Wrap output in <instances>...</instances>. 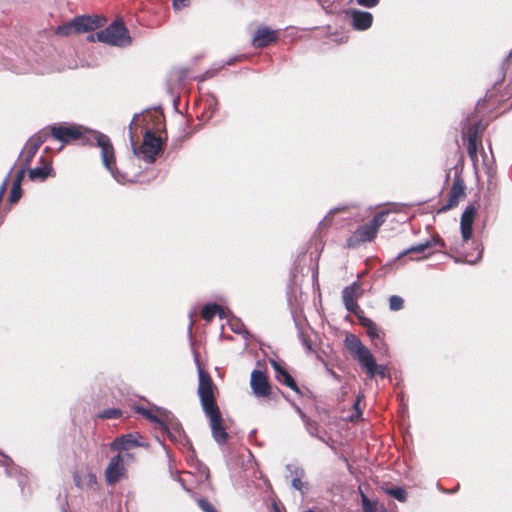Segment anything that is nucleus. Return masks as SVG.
Segmentation results:
<instances>
[{
	"mask_svg": "<svg viewBox=\"0 0 512 512\" xmlns=\"http://www.w3.org/2000/svg\"><path fill=\"white\" fill-rule=\"evenodd\" d=\"M22 197V189L20 185L12 184V188L9 195L10 204H16Z\"/></svg>",
	"mask_w": 512,
	"mask_h": 512,
	"instance_id": "nucleus-27",
	"label": "nucleus"
},
{
	"mask_svg": "<svg viewBox=\"0 0 512 512\" xmlns=\"http://www.w3.org/2000/svg\"><path fill=\"white\" fill-rule=\"evenodd\" d=\"M278 40V32L269 27L262 26L256 29L252 38L255 48H265Z\"/></svg>",
	"mask_w": 512,
	"mask_h": 512,
	"instance_id": "nucleus-17",
	"label": "nucleus"
},
{
	"mask_svg": "<svg viewBox=\"0 0 512 512\" xmlns=\"http://www.w3.org/2000/svg\"><path fill=\"white\" fill-rule=\"evenodd\" d=\"M162 148V138L156 136V134L151 130H147L143 137V143L139 149L143 159L149 163H153L156 156L162 151Z\"/></svg>",
	"mask_w": 512,
	"mask_h": 512,
	"instance_id": "nucleus-9",
	"label": "nucleus"
},
{
	"mask_svg": "<svg viewBox=\"0 0 512 512\" xmlns=\"http://www.w3.org/2000/svg\"><path fill=\"white\" fill-rule=\"evenodd\" d=\"M379 1L380 0H357V3L363 7L373 8L379 3Z\"/></svg>",
	"mask_w": 512,
	"mask_h": 512,
	"instance_id": "nucleus-34",
	"label": "nucleus"
},
{
	"mask_svg": "<svg viewBox=\"0 0 512 512\" xmlns=\"http://www.w3.org/2000/svg\"><path fill=\"white\" fill-rule=\"evenodd\" d=\"M190 6V0H173V8L176 11H179L183 8Z\"/></svg>",
	"mask_w": 512,
	"mask_h": 512,
	"instance_id": "nucleus-32",
	"label": "nucleus"
},
{
	"mask_svg": "<svg viewBox=\"0 0 512 512\" xmlns=\"http://www.w3.org/2000/svg\"><path fill=\"white\" fill-rule=\"evenodd\" d=\"M87 40H88L89 42H95V41H97L96 33L89 35V36L87 37Z\"/></svg>",
	"mask_w": 512,
	"mask_h": 512,
	"instance_id": "nucleus-39",
	"label": "nucleus"
},
{
	"mask_svg": "<svg viewBox=\"0 0 512 512\" xmlns=\"http://www.w3.org/2000/svg\"><path fill=\"white\" fill-rule=\"evenodd\" d=\"M29 178L32 181H44L49 176H54L51 160H44L42 158V165L29 170Z\"/></svg>",
	"mask_w": 512,
	"mask_h": 512,
	"instance_id": "nucleus-22",
	"label": "nucleus"
},
{
	"mask_svg": "<svg viewBox=\"0 0 512 512\" xmlns=\"http://www.w3.org/2000/svg\"><path fill=\"white\" fill-rule=\"evenodd\" d=\"M48 138L49 132L46 129L40 130L29 138L20 156L25 167L30 165L38 149Z\"/></svg>",
	"mask_w": 512,
	"mask_h": 512,
	"instance_id": "nucleus-13",
	"label": "nucleus"
},
{
	"mask_svg": "<svg viewBox=\"0 0 512 512\" xmlns=\"http://www.w3.org/2000/svg\"><path fill=\"white\" fill-rule=\"evenodd\" d=\"M221 310V307L217 304H207L201 310V317L206 321H211Z\"/></svg>",
	"mask_w": 512,
	"mask_h": 512,
	"instance_id": "nucleus-24",
	"label": "nucleus"
},
{
	"mask_svg": "<svg viewBox=\"0 0 512 512\" xmlns=\"http://www.w3.org/2000/svg\"><path fill=\"white\" fill-rule=\"evenodd\" d=\"M98 42L112 46L126 47L132 43L129 31L122 20H116L107 28L96 32Z\"/></svg>",
	"mask_w": 512,
	"mask_h": 512,
	"instance_id": "nucleus-7",
	"label": "nucleus"
},
{
	"mask_svg": "<svg viewBox=\"0 0 512 512\" xmlns=\"http://www.w3.org/2000/svg\"><path fill=\"white\" fill-rule=\"evenodd\" d=\"M198 396L204 413L209 418L211 432L218 444H225L228 440V433L223 424L222 414L216 403V392L218 391L211 375L200 365L198 366Z\"/></svg>",
	"mask_w": 512,
	"mask_h": 512,
	"instance_id": "nucleus-1",
	"label": "nucleus"
},
{
	"mask_svg": "<svg viewBox=\"0 0 512 512\" xmlns=\"http://www.w3.org/2000/svg\"><path fill=\"white\" fill-rule=\"evenodd\" d=\"M476 249H477V253L475 256H473V254L466 255V261L468 263H476L477 261H479L482 258L483 248H479V245H477Z\"/></svg>",
	"mask_w": 512,
	"mask_h": 512,
	"instance_id": "nucleus-31",
	"label": "nucleus"
},
{
	"mask_svg": "<svg viewBox=\"0 0 512 512\" xmlns=\"http://www.w3.org/2000/svg\"><path fill=\"white\" fill-rule=\"evenodd\" d=\"M141 412V414L146 417L147 419L151 420V421H154V422H159V419L156 415L152 414L151 411L147 410V409H140L139 410Z\"/></svg>",
	"mask_w": 512,
	"mask_h": 512,
	"instance_id": "nucleus-35",
	"label": "nucleus"
},
{
	"mask_svg": "<svg viewBox=\"0 0 512 512\" xmlns=\"http://www.w3.org/2000/svg\"><path fill=\"white\" fill-rule=\"evenodd\" d=\"M404 307V300L398 295H392L389 298V308L392 311H399Z\"/></svg>",
	"mask_w": 512,
	"mask_h": 512,
	"instance_id": "nucleus-28",
	"label": "nucleus"
},
{
	"mask_svg": "<svg viewBox=\"0 0 512 512\" xmlns=\"http://www.w3.org/2000/svg\"><path fill=\"white\" fill-rule=\"evenodd\" d=\"M359 324L365 329L367 336L374 343L379 346L384 341L385 333L378 327V325L370 318L364 316V312L356 316Z\"/></svg>",
	"mask_w": 512,
	"mask_h": 512,
	"instance_id": "nucleus-16",
	"label": "nucleus"
},
{
	"mask_svg": "<svg viewBox=\"0 0 512 512\" xmlns=\"http://www.w3.org/2000/svg\"><path fill=\"white\" fill-rule=\"evenodd\" d=\"M348 13L351 15V25L355 30L363 31L371 27L373 23V16L370 12L351 10Z\"/></svg>",
	"mask_w": 512,
	"mask_h": 512,
	"instance_id": "nucleus-20",
	"label": "nucleus"
},
{
	"mask_svg": "<svg viewBox=\"0 0 512 512\" xmlns=\"http://www.w3.org/2000/svg\"><path fill=\"white\" fill-rule=\"evenodd\" d=\"M363 295L362 284L359 281L353 282L342 291V301L347 311L356 316L364 311L358 305V299Z\"/></svg>",
	"mask_w": 512,
	"mask_h": 512,
	"instance_id": "nucleus-11",
	"label": "nucleus"
},
{
	"mask_svg": "<svg viewBox=\"0 0 512 512\" xmlns=\"http://www.w3.org/2000/svg\"><path fill=\"white\" fill-rule=\"evenodd\" d=\"M361 502L364 512H376L375 503L371 502L368 497L361 491Z\"/></svg>",
	"mask_w": 512,
	"mask_h": 512,
	"instance_id": "nucleus-29",
	"label": "nucleus"
},
{
	"mask_svg": "<svg viewBox=\"0 0 512 512\" xmlns=\"http://www.w3.org/2000/svg\"><path fill=\"white\" fill-rule=\"evenodd\" d=\"M425 257H426V256H424V257H417V258H415V259H416V260H420V259L425 258Z\"/></svg>",
	"mask_w": 512,
	"mask_h": 512,
	"instance_id": "nucleus-43",
	"label": "nucleus"
},
{
	"mask_svg": "<svg viewBox=\"0 0 512 512\" xmlns=\"http://www.w3.org/2000/svg\"><path fill=\"white\" fill-rule=\"evenodd\" d=\"M359 402L360 399L358 398L357 401L354 403V408L358 411L359 414H361V411L359 410Z\"/></svg>",
	"mask_w": 512,
	"mask_h": 512,
	"instance_id": "nucleus-40",
	"label": "nucleus"
},
{
	"mask_svg": "<svg viewBox=\"0 0 512 512\" xmlns=\"http://www.w3.org/2000/svg\"><path fill=\"white\" fill-rule=\"evenodd\" d=\"M89 142L87 145L97 146L101 149V159L104 167L115 176L116 168V156L113 144L110 138L98 131H92L90 134Z\"/></svg>",
	"mask_w": 512,
	"mask_h": 512,
	"instance_id": "nucleus-8",
	"label": "nucleus"
},
{
	"mask_svg": "<svg viewBox=\"0 0 512 512\" xmlns=\"http://www.w3.org/2000/svg\"><path fill=\"white\" fill-rule=\"evenodd\" d=\"M46 130L49 132V137L52 136L63 144L77 143L83 146L87 145L93 131L84 126L69 123L54 124Z\"/></svg>",
	"mask_w": 512,
	"mask_h": 512,
	"instance_id": "nucleus-3",
	"label": "nucleus"
},
{
	"mask_svg": "<svg viewBox=\"0 0 512 512\" xmlns=\"http://www.w3.org/2000/svg\"><path fill=\"white\" fill-rule=\"evenodd\" d=\"M250 386L257 397H269L271 394V385L267 374L260 370H253L251 373Z\"/></svg>",
	"mask_w": 512,
	"mask_h": 512,
	"instance_id": "nucleus-14",
	"label": "nucleus"
},
{
	"mask_svg": "<svg viewBox=\"0 0 512 512\" xmlns=\"http://www.w3.org/2000/svg\"><path fill=\"white\" fill-rule=\"evenodd\" d=\"M138 446H140V443L137 441L133 434H125L120 437H117L110 444V449L112 451H118L120 453L122 451H128Z\"/></svg>",
	"mask_w": 512,
	"mask_h": 512,
	"instance_id": "nucleus-21",
	"label": "nucleus"
},
{
	"mask_svg": "<svg viewBox=\"0 0 512 512\" xmlns=\"http://www.w3.org/2000/svg\"><path fill=\"white\" fill-rule=\"evenodd\" d=\"M197 504L204 512H217L214 506L206 499H199Z\"/></svg>",
	"mask_w": 512,
	"mask_h": 512,
	"instance_id": "nucleus-30",
	"label": "nucleus"
},
{
	"mask_svg": "<svg viewBox=\"0 0 512 512\" xmlns=\"http://www.w3.org/2000/svg\"><path fill=\"white\" fill-rule=\"evenodd\" d=\"M271 365L273 369L275 370V377L276 379L282 383L283 385H286L290 389H292L297 394H302L300 388L296 384L293 377L289 374V372L283 367L280 363L277 361H272Z\"/></svg>",
	"mask_w": 512,
	"mask_h": 512,
	"instance_id": "nucleus-19",
	"label": "nucleus"
},
{
	"mask_svg": "<svg viewBox=\"0 0 512 512\" xmlns=\"http://www.w3.org/2000/svg\"><path fill=\"white\" fill-rule=\"evenodd\" d=\"M133 459V455L126 453L121 455L120 453L112 457L105 470V480L107 484L114 485L118 483L122 478L126 477V468L124 465V459Z\"/></svg>",
	"mask_w": 512,
	"mask_h": 512,
	"instance_id": "nucleus-10",
	"label": "nucleus"
},
{
	"mask_svg": "<svg viewBox=\"0 0 512 512\" xmlns=\"http://www.w3.org/2000/svg\"><path fill=\"white\" fill-rule=\"evenodd\" d=\"M25 172H26V167L23 165V167L20 170L17 171L15 179L13 181V184H17V185L21 186L22 181H23L24 176H25Z\"/></svg>",
	"mask_w": 512,
	"mask_h": 512,
	"instance_id": "nucleus-33",
	"label": "nucleus"
},
{
	"mask_svg": "<svg viewBox=\"0 0 512 512\" xmlns=\"http://www.w3.org/2000/svg\"><path fill=\"white\" fill-rule=\"evenodd\" d=\"M439 246L440 248H445V242L439 235L432 236L431 239L426 240L424 243H420L417 245H414L408 249H406L404 252L400 253L398 255V258H402L405 255H409L412 253H424L427 249L433 248Z\"/></svg>",
	"mask_w": 512,
	"mask_h": 512,
	"instance_id": "nucleus-18",
	"label": "nucleus"
},
{
	"mask_svg": "<svg viewBox=\"0 0 512 512\" xmlns=\"http://www.w3.org/2000/svg\"><path fill=\"white\" fill-rule=\"evenodd\" d=\"M73 480L75 485L81 489H95L97 485L96 475L92 472H87L84 474L75 473L73 475Z\"/></svg>",
	"mask_w": 512,
	"mask_h": 512,
	"instance_id": "nucleus-23",
	"label": "nucleus"
},
{
	"mask_svg": "<svg viewBox=\"0 0 512 512\" xmlns=\"http://www.w3.org/2000/svg\"><path fill=\"white\" fill-rule=\"evenodd\" d=\"M387 212H379L367 223L358 226L353 234L346 240V248H356L362 243L372 241L379 230V228L385 222Z\"/></svg>",
	"mask_w": 512,
	"mask_h": 512,
	"instance_id": "nucleus-6",
	"label": "nucleus"
},
{
	"mask_svg": "<svg viewBox=\"0 0 512 512\" xmlns=\"http://www.w3.org/2000/svg\"><path fill=\"white\" fill-rule=\"evenodd\" d=\"M387 493L400 502H405L407 499L406 491L400 487L390 488L387 490Z\"/></svg>",
	"mask_w": 512,
	"mask_h": 512,
	"instance_id": "nucleus-26",
	"label": "nucleus"
},
{
	"mask_svg": "<svg viewBox=\"0 0 512 512\" xmlns=\"http://www.w3.org/2000/svg\"><path fill=\"white\" fill-rule=\"evenodd\" d=\"M122 410L119 408H109L96 415L98 419H118L122 416Z\"/></svg>",
	"mask_w": 512,
	"mask_h": 512,
	"instance_id": "nucleus-25",
	"label": "nucleus"
},
{
	"mask_svg": "<svg viewBox=\"0 0 512 512\" xmlns=\"http://www.w3.org/2000/svg\"><path fill=\"white\" fill-rule=\"evenodd\" d=\"M105 23L106 18L98 15L76 16L71 21L58 26L55 30V34L59 36H69L72 34L90 32L103 27Z\"/></svg>",
	"mask_w": 512,
	"mask_h": 512,
	"instance_id": "nucleus-5",
	"label": "nucleus"
},
{
	"mask_svg": "<svg viewBox=\"0 0 512 512\" xmlns=\"http://www.w3.org/2000/svg\"><path fill=\"white\" fill-rule=\"evenodd\" d=\"M301 415H302V418L305 420L306 424L310 425V419L306 418V416L303 413H301Z\"/></svg>",
	"mask_w": 512,
	"mask_h": 512,
	"instance_id": "nucleus-41",
	"label": "nucleus"
},
{
	"mask_svg": "<svg viewBox=\"0 0 512 512\" xmlns=\"http://www.w3.org/2000/svg\"><path fill=\"white\" fill-rule=\"evenodd\" d=\"M333 376H334L335 378L339 379V376H338V375H336V373H334V372H333Z\"/></svg>",
	"mask_w": 512,
	"mask_h": 512,
	"instance_id": "nucleus-42",
	"label": "nucleus"
},
{
	"mask_svg": "<svg viewBox=\"0 0 512 512\" xmlns=\"http://www.w3.org/2000/svg\"><path fill=\"white\" fill-rule=\"evenodd\" d=\"M466 197V185L461 176H456L448 194L446 204L441 206L437 213H445L448 210L458 206L459 202Z\"/></svg>",
	"mask_w": 512,
	"mask_h": 512,
	"instance_id": "nucleus-12",
	"label": "nucleus"
},
{
	"mask_svg": "<svg viewBox=\"0 0 512 512\" xmlns=\"http://www.w3.org/2000/svg\"><path fill=\"white\" fill-rule=\"evenodd\" d=\"M8 181H9V178L6 177L0 186V203L2 202L4 194L7 190Z\"/></svg>",
	"mask_w": 512,
	"mask_h": 512,
	"instance_id": "nucleus-36",
	"label": "nucleus"
},
{
	"mask_svg": "<svg viewBox=\"0 0 512 512\" xmlns=\"http://www.w3.org/2000/svg\"><path fill=\"white\" fill-rule=\"evenodd\" d=\"M486 128L476 116H468L462 128L463 138L467 140V153L474 165L478 162V151L483 150L482 136Z\"/></svg>",
	"mask_w": 512,
	"mask_h": 512,
	"instance_id": "nucleus-4",
	"label": "nucleus"
},
{
	"mask_svg": "<svg viewBox=\"0 0 512 512\" xmlns=\"http://www.w3.org/2000/svg\"><path fill=\"white\" fill-rule=\"evenodd\" d=\"M344 346L365 371L368 378L373 379L376 376H380L381 378L386 377V367L377 364L374 355L357 335L348 333L344 339Z\"/></svg>",
	"mask_w": 512,
	"mask_h": 512,
	"instance_id": "nucleus-2",
	"label": "nucleus"
},
{
	"mask_svg": "<svg viewBox=\"0 0 512 512\" xmlns=\"http://www.w3.org/2000/svg\"><path fill=\"white\" fill-rule=\"evenodd\" d=\"M292 486L296 490L302 491L303 487H304V483L302 482V480L300 478H293Z\"/></svg>",
	"mask_w": 512,
	"mask_h": 512,
	"instance_id": "nucleus-37",
	"label": "nucleus"
},
{
	"mask_svg": "<svg viewBox=\"0 0 512 512\" xmlns=\"http://www.w3.org/2000/svg\"><path fill=\"white\" fill-rule=\"evenodd\" d=\"M477 215V208L469 205L465 208L460 219V230L463 242H468L473 236V223Z\"/></svg>",
	"mask_w": 512,
	"mask_h": 512,
	"instance_id": "nucleus-15",
	"label": "nucleus"
},
{
	"mask_svg": "<svg viewBox=\"0 0 512 512\" xmlns=\"http://www.w3.org/2000/svg\"><path fill=\"white\" fill-rule=\"evenodd\" d=\"M272 508H273V512H281V509H280L278 503L275 501L272 503Z\"/></svg>",
	"mask_w": 512,
	"mask_h": 512,
	"instance_id": "nucleus-38",
	"label": "nucleus"
}]
</instances>
